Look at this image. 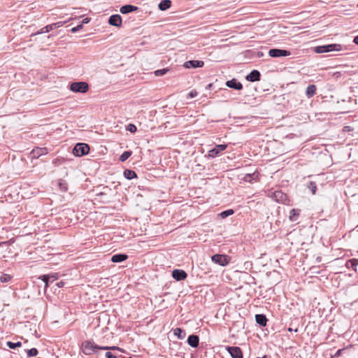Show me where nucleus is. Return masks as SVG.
I'll use <instances>...</instances> for the list:
<instances>
[{"mask_svg": "<svg viewBox=\"0 0 358 358\" xmlns=\"http://www.w3.org/2000/svg\"><path fill=\"white\" fill-rule=\"evenodd\" d=\"M95 350H119V348L115 346H99L90 341H85L81 344V350L86 355H92Z\"/></svg>", "mask_w": 358, "mask_h": 358, "instance_id": "1", "label": "nucleus"}, {"mask_svg": "<svg viewBox=\"0 0 358 358\" xmlns=\"http://www.w3.org/2000/svg\"><path fill=\"white\" fill-rule=\"evenodd\" d=\"M344 47L341 44H329L325 45L317 46L315 48V52L317 53H324L332 51H341L345 50Z\"/></svg>", "mask_w": 358, "mask_h": 358, "instance_id": "2", "label": "nucleus"}, {"mask_svg": "<svg viewBox=\"0 0 358 358\" xmlns=\"http://www.w3.org/2000/svg\"><path fill=\"white\" fill-rule=\"evenodd\" d=\"M71 91L77 93H85L89 90V85L86 82H73L70 85Z\"/></svg>", "mask_w": 358, "mask_h": 358, "instance_id": "3", "label": "nucleus"}, {"mask_svg": "<svg viewBox=\"0 0 358 358\" xmlns=\"http://www.w3.org/2000/svg\"><path fill=\"white\" fill-rule=\"evenodd\" d=\"M90 151V147L86 143H77L73 149V154L76 157L87 155Z\"/></svg>", "mask_w": 358, "mask_h": 358, "instance_id": "4", "label": "nucleus"}, {"mask_svg": "<svg viewBox=\"0 0 358 358\" xmlns=\"http://www.w3.org/2000/svg\"><path fill=\"white\" fill-rule=\"evenodd\" d=\"M212 261L220 266H224L229 263V257L225 255L216 254L212 256Z\"/></svg>", "mask_w": 358, "mask_h": 358, "instance_id": "5", "label": "nucleus"}, {"mask_svg": "<svg viewBox=\"0 0 358 358\" xmlns=\"http://www.w3.org/2000/svg\"><path fill=\"white\" fill-rule=\"evenodd\" d=\"M268 55L271 57H287L290 55V52L281 49H271L268 51Z\"/></svg>", "mask_w": 358, "mask_h": 358, "instance_id": "6", "label": "nucleus"}, {"mask_svg": "<svg viewBox=\"0 0 358 358\" xmlns=\"http://www.w3.org/2000/svg\"><path fill=\"white\" fill-rule=\"evenodd\" d=\"M226 144L217 145L214 148L211 149L208 152V157L214 158L217 156L222 151H224L227 148Z\"/></svg>", "mask_w": 358, "mask_h": 358, "instance_id": "7", "label": "nucleus"}, {"mask_svg": "<svg viewBox=\"0 0 358 358\" xmlns=\"http://www.w3.org/2000/svg\"><path fill=\"white\" fill-rule=\"evenodd\" d=\"M227 350L230 354L232 358H243V353L239 347L229 346L227 348Z\"/></svg>", "mask_w": 358, "mask_h": 358, "instance_id": "8", "label": "nucleus"}, {"mask_svg": "<svg viewBox=\"0 0 358 358\" xmlns=\"http://www.w3.org/2000/svg\"><path fill=\"white\" fill-rule=\"evenodd\" d=\"M108 23L114 27H120L122 25V17L120 15H113L108 19Z\"/></svg>", "mask_w": 358, "mask_h": 358, "instance_id": "9", "label": "nucleus"}, {"mask_svg": "<svg viewBox=\"0 0 358 358\" xmlns=\"http://www.w3.org/2000/svg\"><path fill=\"white\" fill-rule=\"evenodd\" d=\"M187 276L186 272L180 269H175L172 271V277L178 281L185 280Z\"/></svg>", "mask_w": 358, "mask_h": 358, "instance_id": "10", "label": "nucleus"}, {"mask_svg": "<svg viewBox=\"0 0 358 358\" xmlns=\"http://www.w3.org/2000/svg\"><path fill=\"white\" fill-rule=\"evenodd\" d=\"M226 85L229 88H232L237 90H241L243 89V85L241 84V83L237 81V80L235 78L227 81Z\"/></svg>", "mask_w": 358, "mask_h": 358, "instance_id": "11", "label": "nucleus"}, {"mask_svg": "<svg viewBox=\"0 0 358 358\" xmlns=\"http://www.w3.org/2000/svg\"><path fill=\"white\" fill-rule=\"evenodd\" d=\"M203 65L204 62L199 60H189L184 64V66L187 69L202 67Z\"/></svg>", "mask_w": 358, "mask_h": 358, "instance_id": "12", "label": "nucleus"}, {"mask_svg": "<svg viewBox=\"0 0 358 358\" xmlns=\"http://www.w3.org/2000/svg\"><path fill=\"white\" fill-rule=\"evenodd\" d=\"M261 74L257 70H252L248 76H246L245 78L247 80L250 82L258 81L260 80Z\"/></svg>", "mask_w": 358, "mask_h": 358, "instance_id": "13", "label": "nucleus"}, {"mask_svg": "<svg viewBox=\"0 0 358 358\" xmlns=\"http://www.w3.org/2000/svg\"><path fill=\"white\" fill-rule=\"evenodd\" d=\"M57 273H52L50 275H43L39 277L45 282V287H47L50 281L53 282L57 279Z\"/></svg>", "mask_w": 358, "mask_h": 358, "instance_id": "14", "label": "nucleus"}, {"mask_svg": "<svg viewBox=\"0 0 358 358\" xmlns=\"http://www.w3.org/2000/svg\"><path fill=\"white\" fill-rule=\"evenodd\" d=\"M137 10H138V7L133 6V5L127 4V5L122 6L120 8V11L122 14H127V13L136 11Z\"/></svg>", "mask_w": 358, "mask_h": 358, "instance_id": "15", "label": "nucleus"}, {"mask_svg": "<svg viewBox=\"0 0 358 358\" xmlns=\"http://www.w3.org/2000/svg\"><path fill=\"white\" fill-rule=\"evenodd\" d=\"M187 343L192 348H196L199 343V338L196 335H190L187 338Z\"/></svg>", "mask_w": 358, "mask_h": 358, "instance_id": "16", "label": "nucleus"}, {"mask_svg": "<svg viewBox=\"0 0 358 358\" xmlns=\"http://www.w3.org/2000/svg\"><path fill=\"white\" fill-rule=\"evenodd\" d=\"M59 25L58 23H53L49 25H47L44 27H43L39 31H38L36 34H40L43 33H48L52 30L53 29H55L57 27H59Z\"/></svg>", "mask_w": 358, "mask_h": 358, "instance_id": "17", "label": "nucleus"}, {"mask_svg": "<svg viewBox=\"0 0 358 358\" xmlns=\"http://www.w3.org/2000/svg\"><path fill=\"white\" fill-rule=\"evenodd\" d=\"M255 320L257 324H259L262 327H265L267 323V318L263 314H257L255 315Z\"/></svg>", "mask_w": 358, "mask_h": 358, "instance_id": "18", "label": "nucleus"}, {"mask_svg": "<svg viewBox=\"0 0 358 358\" xmlns=\"http://www.w3.org/2000/svg\"><path fill=\"white\" fill-rule=\"evenodd\" d=\"M127 259V255L124 254H116L112 256L111 261L113 262L119 263Z\"/></svg>", "mask_w": 358, "mask_h": 358, "instance_id": "19", "label": "nucleus"}, {"mask_svg": "<svg viewBox=\"0 0 358 358\" xmlns=\"http://www.w3.org/2000/svg\"><path fill=\"white\" fill-rule=\"evenodd\" d=\"M171 6V0H162L158 5V8L161 10H166Z\"/></svg>", "mask_w": 358, "mask_h": 358, "instance_id": "20", "label": "nucleus"}, {"mask_svg": "<svg viewBox=\"0 0 358 358\" xmlns=\"http://www.w3.org/2000/svg\"><path fill=\"white\" fill-rule=\"evenodd\" d=\"M358 265V259H352L346 262V266L348 268H352L357 271V266Z\"/></svg>", "mask_w": 358, "mask_h": 358, "instance_id": "21", "label": "nucleus"}, {"mask_svg": "<svg viewBox=\"0 0 358 358\" xmlns=\"http://www.w3.org/2000/svg\"><path fill=\"white\" fill-rule=\"evenodd\" d=\"M299 213H300V210L294 209V208L292 209L289 213V220L292 222L296 221V220L298 219V217L299 215Z\"/></svg>", "mask_w": 358, "mask_h": 358, "instance_id": "22", "label": "nucleus"}, {"mask_svg": "<svg viewBox=\"0 0 358 358\" xmlns=\"http://www.w3.org/2000/svg\"><path fill=\"white\" fill-rule=\"evenodd\" d=\"M316 92V87L314 85H310L307 87L306 93L308 97H312Z\"/></svg>", "mask_w": 358, "mask_h": 358, "instance_id": "23", "label": "nucleus"}, {"mask_svg": "<svg viewBox=\"0 0 358 358\" xmlns=\"http://www.w3.org/2000/svg\"><path fill=\"white\" fill-rule=\"evenodd\" d=\"M124 176L129 180H131L133 178H135L137 177L136 173L135 171L130 170V169H125L124 171Z\"/></svg>", "mask_w": 358, "mask_h": 358, "instance_id": "24", "label": "nucleus"}, {"mask_svg": "<svg viewBox=\"0 0 358 358\" xmlns=\"http://www.w3.org/2000/svg\"><path fill=\"white\" fill-rule=\"evenodd\" d=\"M173 334L175 336H176L179 339H183L185 336H186V334L184 330H182V329L180 328H176L174 330H173Z\"/></svg>", "mask_w": 358, "mask_h": 358, "instance_id": "25", "label": "nucleus"}, {"mask_svg": "<svg viewBox=\"0 0 358 358\" xmlns=\"http://www.w3.org/2000/svg\"><path fill=\"white\" fill-rule=\"evenodd\" d=\"M274 198L278 201H282L283 197H285V195L280 191H276L273 193Z\"/></svg>", "mask_w": 358, "mask_h": 358, "instance_id": "26", "label": "nucleus"}, {"mask_svg": "<svg viewBox=\"0 0 358 358\" xmlns=\"http://www.w3.org/2000/svg\"><path fill=\"white\" fill-rule=\"evenodd\" d=\"M131 155V151H124L120 156V160L121 162L126 161L130 156Z\"/></svg>", "mask_w": 358, "mask_h": 358, "instance_id": "27", "label": "nucleus"}, {"mask_svg": "<svg viewBox=\"0 0 358 358\" xmlns=\"http://www.w3.org/2000/svg\"><path fill=\"white\" fill-rule=\"evenodd\" d=\"M6 345L10 349H15L16 348L20 347L22 345L21 342L13 343L11 341H8L6 343Z\"/></svg>", "mask_w": 358, "mask_h": 358, "instance_id": "28", "label": "nucleus"}, {"mask_svg": "<svg viewBox=\"0 0 358 358\" xmlns=\"http://www.w3.org/2000/svg\"><path fill=\"white\" fill-rule=\"evenodd\" d=\"M25 351L27 352L28 357H35L38 353V350L34 348H33L27 351V350H25Z\"/></svg>", "mask_w": 358, "mask_h": 358, "instance_id": "29", "label": "nucleus"}, {"mask_svg": "<svg viewBox=\"0 0 358 358\" xmlns=\"http://www.w3.org/2000/svg\"><path fill=\"white\" fill-rule=\"evenodd\" d=\"M169 71V69L165 68V69L157 70L154 72V73L156 76H162L164 75L166 73H167Z\"/></svg>", "mask_w": 358, "mask_h": 358, "instance_id": "30", "label": "nucleus"}, {"mask_svg": "<svg viewBox=\"0 0 358 358\" xmlns=\"http://www.w3.org/2000/svg\"><path fill=\"white\" fill-rule=\"evenodd\" d=\"M234 213V210L231 209L224 210L220 213V216L222 218H225Z\"/></svg>", "mask_w": 358, "mask_h": 358, "instance_id": "31", "label": "nucleus"}, {"mask_svg": "<svg viewBox=\"0 0 358 358\" xmlns=\"http://www.w3.org/2000/svg\"><path fill=\"white\" fill-rule=\"evenodd\" d=\"M308 187L310 189L313 194H315L316 193L317 190V185L315 182H310L308 186Z\"/></svg>", "mask_w": 358, "mask_h": 358, "instance_id": "32", "label": "nucleus"}, {"mask_svg": "<svg viewBox=\"0 0 358 358\" xmlns=\"http://www.w3.org/2000/svg\"><path fill=\"white\" fill-rule=\"evenodd\" d=\"M10 279H11V276L8 274H3L0 277V281L2 282H8L10 280Z\"/></svg>", "mask_w": 358, "mask_h": 358, "instance_id": "33", "label": "nucleus"}, {"mask_svg": "<svg viewBox=\"0 0 358 358\" xmlns=\"http://www.w3.org/2000/svg\"><path fill=\"white\" fill-rule=\"evenodd\" d=\"M127 129L131 133H135L137 130L136 127L133 124H129L127 125Z\"/></svg>", "mask_w": 358, "mask_h": 358, "instance_id": "34", "label": "nucleus"}, {"mask_svg": "<svg viewBox=\"0 0 358 358\" xmlns=\"http://www.w3.org/2000/svg\"><path fill=\"white\" fill-rule=\"evenodd\" d=\"M83 24H78V26L75 27H73L71 30V31L72 33H76L77 31H78L79 30L82 29H83Z\"/></svg>", "mask_w": 358, "mask_h": 358, "instance_id": "35", "label": "nucleus"}, {"mask_svg": "<svg viewBox=\"0 0 358 358\" xmlns=\"http://www.w3.org/2000/svg\"><path fill=\"white\" fill-rule=\"evenodd\" d=\"M197 96V92H196V90H192V91L189 93V94H188V96H189V98H191V99H192V98H194V97H195V96Z\"/></svg>", "mask_w": 358, "mask_h": 358, "instance_id": "36", "label": "nucleus"}, {"mask_svg": "<svg viewBox=\"0 0 358 358\" xmlns=\"http://www.w3.org/2000/svg\"><path fill=\"white\" fill-rule=\"evenodd\" d=\"M106 358H117L116 356L111 353L110 352H107L106 353Z\"/></svg>", "mask_w": 358, "mask_h": 358, "instance_id": "37", "label": "nucleus"}, {"mask_svg": "<svg viewBox=\"0 0 358 358\" xmlns=\"http://www.w3.org/2000/svg\"><path fill=\"white\" fill-rule=\"evenodd\" d=\"M244 179L246 182H251L252 179V176L250 174H248L245 176Z\"/></svg>", "mask_w": 358, "mask_h": 358, "instance_id": "38", "label": "nucleus"}, {"mask_svg": "<svg viewBox=\"0 0 358 358\" xmlns=\"http://www.w3.org/2000/svg\"><path fill=\"white\" fill-rule=\"evenodd\" d=\"M45 150V148H38L37 150V155H42L44 154V152Z\"/></svg>", "mask_w": 358, "mask_h": 358, "instance_id": "39", "label": "nucleus"}, {"mask_svg": "<svg viewBox=\"0 0 358 358\" xmlns=\"http://www.w3.org/2000/svg\"><path fill=\"white\" fill-rule=\"evenodd\" d=\"M90 18L86 17V18H85V19H83V20L82 23H81V24H87V23L90 22Z\"/></svg>", "mask_w": 358, "mask_h": 358, "instance_id": "40", "label": "nucleus"}, {"mask_svg": "<svg viewBox=\"0 0 358 358\" xmlns=\"http://www.w3.org/2000/svg\"><path fill=\"white\" fill-rule=\"evenodd\" d=\"M64 282H62V281L59 282H57V286L58 287H63V286H64Z\"/></svg>", "mask_w": 358, "mask_h": 358, "instance_id": "41", "label": "nucleus"}, {"mask_svg": "<svg viewBox=\"0 0 358 358\" xmlns=\"http://www.w3.org/2000/svg\"><path fill=\"white\" fill-rule=\"evenodd\" d=\"M354 43H356L357 45H358V35L357 36L355 37L354 40H353Z\"/></svg>", "mask_w": 358, "mask_h": 358, "instance_id": "42", "label": "nucleus"}, {"mask_svg": "<svg viewBox=\"0 0 358 358\" xmlns=\"http://www.w3.org/2000/svg\"><path fill=\"white\" fill-rule=\"evenodd\" d=\"M343 350H338L336 353V356H338L341 355V352H342Z\"/></svg>", "mask_w": 358, "mask_h": 358, "instance_id": "43", "label": "nucleus"}, {"mask_svg": "<svg viewBox=\"0 0 358 358\" xmlns=\"http://www.w3.org/2000/svg\"><path fill=\"white\" fill-rule=\"evenodd\" d=\"M288 330H289V331H292V329L289 328V329H288Z\"/></svg>", "mask_w": 358, "mask_h": 358, "instance_id": "44", "label": "nucleus"}, {"mask_svg": "<svg viewBox=\"0 0 358 358\" xmlns=\"http://www.w3.org/2000/svg\"><path fill=\"white\" fill-rule=\"evenodd\" d=\"M122 358H125V357H122Z\"/></svg>", "mask_w": 358, "mask_h": 358, "instance_id": "45", "label": "nucleus"}]
</instances>
